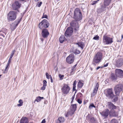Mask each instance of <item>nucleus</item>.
Here are the masks:
<instances>
[{
    "label": "nucleus",
    "mask_w": 123,
    "mask_h": 123,
    "mask_svg": "<svg viewBox=\"0 0 123 123\" xmlns=\"http://www.w3.org/2000/svg\"><path fill=\"white\" fill-rule=\"evenodd\" d=\"M102 54L101 52H98L94 57L92 62L93 64L95 65L96 64L99 63L102 59Z\"/></svg>",
    "instance_id": "1"
},
{
    "label": "nucleus",
    "mask_w": 123,
    "mask_h": 123,
    "mask_svg": "<svg viewBox=\"0 0 123 123\" xmlns=\"http://www.w3.org/2000/svg\"><path fill=\"white\" fill-rule=\"evenodd\" d=\"M82 14L78 8H76L74 11L73 18L75 20L78 21L82 18Z\"/></svg>",
    "instance_id": "2"
},
{
    "label": "nucleus",
    "mask_w": 123,
    "mask_h": 123,
    "mask_svg": "<svg viewBox=\"0 0 123 123\" xmlns=\"http://www.w3.org/2000/svg\"><path fill=\"white\" fill-rule=\"evenodd\" d=\"M16 13L14 11H11L7 14V20L9 21H12L16 19Z\"/></svg>",
    "instance_id": "3"
},
{
    "label": "nucleus",
    "mask_w": 123,
    "mask_h": 123,
    "mask_svg": "<svg viewBox=\"0 0 123 123\" xmlns=\"http://www.w3.org/2000/svg\"><path fill=\"white\" fill-rule=\"evenodd\" d=\"M103 41L104 43L105 44H111L113 42V38L107 36L106 34L103 36Z\"/></svg>",
    "instance_id": "4"
},
{
    "label": "nucleus",
    "mask_w": 123,
    "mask_h": 123,
    "mask_svg": "<svg viewBox=\"0 0 123 123\" xmlns=\"http://www.w3.org/2000/svg\"><path fill=\"white\" fill-rule=\"evenodd\" d=\"M49 21L46 19H43L38 25V27L41 29H42L43 27L45 28H48L49 27Z\"/></svg>",
    "instance_id": "5"
},
{
    "label": "nucleus",
    "mask_w": 123,
    "mask_h": 123,
    "mask_svg": "<svg viewBox=\"0 0 123 123\" xmlns=\"http://www.w3.org/2000/svg\"><path fill=\"white\" fill-rule=\"evenodd\" d=\"M114 90L116 95H118L120 92L123 91V85L121 84L117 85L115 87Z\"/></svg>",
    "instance_id": "6"
},
{
    "label": "nucleus",
    "mask_w": 123,
    "mask_h": 123,
    "mask_svg": "<svg viewBox=\"0 0 123 123\" xmlns=\"http://www.w3.org/2000/svg\"><path fill=\"white\" fill-rule=\"evenodd\" d=\"M70 88L68 85L64 84L61 88L62 94L66 95L68 94L70 90Z\"/></svg>",
    "instance_id": "7"
},
{
    "label": "nucleus",
    "mask_w": 123,
    "mask_h": 123,
    "mask_svg": "<svg viewBox=\"0 0 123 123\" xmlns=\"http://www.w3.org/2000/svg\"><path fill=\"white\" fill-rule=\"evenodd\" d=\"M105 93L106 96L110 97L111 98H113L114 95L113 94L112 89H108L105 90Z\"/></svg>",
    "instance_id": "8"
},
{
    "label": "nucleus",
    "mask_w": 123,
    "mask_h": 123,
    "mask_svg": "<svg viewBox=\"0 0 123 123\" xmlns=\"http://www.w3.org/2000/svg\"><path fill=\"white\" fill-rule=\"evenodd\" d=\"M115 73L117 77L123 78V71L120 69H117L115 71Z\"/></svg>",
    "instance_id": "9"
},
{
    "label": "nucleus",
    "mask_w": 123,
    "mask_h": 123,
    "mask_svg": "<svg viewBox=\"0 0 123 123\" xmlns=\"http://www.w3.org/2000/svg\"><path fill=\"white\" fill-rule=\"evenodd\" d=\"M77 21L72 20L70 23L71 26L75 30H77L79 28V25Z\"/></svg>",
    "instance_id": "10"
},
{
    "label": "nucleus",
    "mask_w": 123,
    "mask_h": 123,
    "mask_svg": "<svg viewBox=\"0 0 123 123\" xmlns=\"http://www.w3.org/2000/svg\"><path fill=\"white\" fill-rule=\"evenodd\" d=\"M123 65V58H120L116 60L115 66L117 68H120Z\"/></svg>",
    "instance_id": "11"
},
{
    "label": "nucleus",
    "mask_w": 123,
    "mask_h": 123,
    "mask_svg": "<svg viewBox=\"0 0 123 123\" xmlns=\"http://www.w3.org/2000/svg\"><path fill=\"white\" fill-rule=\"evenodd\" d=\"M74 54H70L66 59L67 62L71 64L73 63L74 60Z\"/></svg>",
    "instance_id": "12"
},
{
    "label": "nucleus",
    "mask_w": 123,
    "mask_h": 123,
    "mask_svg": "<svg viewBox=\"0 0 123 123\" xmlns=\"http://www.w3.org/2000/svg\"><path fill=\"white\" fill-rule=\"evenodd\" d=\"M86 119L90 123H96V121L94 118L88 114L86 117Z\"/></svg>",
    "instance_id": "13"
},
{
    "label": "nucleus",
    "mask_w": 123,
    "mask_h": 123,
    "mask_svg": "<svg viewBox=\"0 0 123 123\" xmlns=\"http://www.w3.org/2000/svg\"><path fill=\"white\" fill-rule=\"evenodd\" d=\"M73 29L70 27H68L65 33V35L66 37L71 36L73 32Z\"/></svg>",
    "instance_id": "14"
},
{
    "label": "nucleus",
    "mask_w": 123,
    "mask_h": 123,
    "mask_svg": "<svg viewBox=\"0 0 123 123\" xmlns=\"http://www.w3.org/2000/svg\"><path fill=\"white\" fill-rule=\"evenodd\" d=\"M41 34L42 36L44 38L47 37L49 34L48 30L46 28L43 29Z\"/></svg>",
    "instance_id": "15"
},
{
    "label": "nucleus",
    "mask_w": 123,
    "mask_h": 123,
    "mask_svg": "<svg viewBox=\"0 0 123 123\" xmlns=\"http://www.w3.org/2000/svg\"><path fill=\"white\" fill-rule=\"evenodd\" d=\"M21 4L17 1L15 2L12 6V9L13 10H16L19 8L20 7Z\"/></svg>",
    "instance_id": "16"
},
{
    "label": "nucleus",
    "mask_w": 123,
    "mask_h": 123,
    "mask_svg": "<svg viewBox=\"0 0 123 123\" xmlns=\"http://www.w3.org/2000/svg\"><path fill=\"white\" fill-rule=\"evenodd\" d=\"M110 111L107 109H106L105 110L100 112V114L105 118H106L108 116Z\"/></svg>",
    "instance_id": "17"
},
{
    "label": "nucleus",
    "mask_w": 123,
    "mask_h": 123,
    "mask_svg": "<svg viewBox=\"0 0 123 123\" xmlns=\"http://www.w3.org/2000/svg\"><path fill=\"white\" fill-rule=\"evenodd\" d=\"M77 108V105L76 104L72 105L70 106L71 111L70 114L71 115H73L75 111Z\"/></svg>",
    "instance_id": "18"
},
{
    "label": "nucleus",
    "mask_w": 123,
    "mask_h": 123,
    "mask_svg": "<svg viewBox=\"0 0 123 123\" xmlns=\"http://www.w3.org/2000/svg\"><path fill=\"white\" fill-rule=\"evenodd\" d=\"M107 104V106L108 108L111 110H114L117 108V106L115 105L111 102H108Z\"/></svg>",
    "instance_id": "19"
},
{
    "label": "nucleus",
    "mask_w": 123,
    "mask_h": 123,
    "mask_svg": "<svg viewBox=\"0 0 123 123\" xmlns=\"http://www.w3.org/2000/svg\"><path fill=\"white\" fill-rule=\"evenodd\" d=\"M98 83H97L96 84L95 87L93 90V92L92 94V96H94L96 94L98 90Z\"/></svg>",
    "instance_id": "20"
},
{
    "label": "nucleus",
    "mask_w": 123,
    "mask_h": 123,
    "mask_svg": "<svg viewBox=\"0 0 123 123\" xmlns=\"http://www.w3.org/2000/svg\"><path fill=\"white\" fill-rule=\"evenodd\" d=\"M110 115L113 117H116L118 116V113L114 110H111L110 112Z\"/></svg>",
    "instance_id": "21"
},
{
    "label": "nucleus",
    "mask_w": 123,
    "mask_h": 123,
    "mask_svg": "<svg viewBox=\"0 0 123 123\" xmlns=\"http://www.w3.org/2000/svg\"><path fill=\"white\" fill-rule=\"evenodd\" d=\"M6 30L4 29L0 31V36H1V37H4L5 35H6Z\"/></svg>",
    "instance_id": "22"
},
{
    "label": "nucleus",
    "mask_w": 123,
    "mask_h": 123,
    "mask_svg": "<svg viewBox=\"0 0 123 123\" xmlns=\"http://www.w3.org/2000/svg\"><path fill=\"white\" fill-rule=\"evenodd\" d=\"M64 120V118L62 117H58L56 121V123H61L63 122Z\"/></svg>",
    "instance_id": "23"
},
{
    "label": "nucleus",
    "mask_w": 123,
    "mask_h": 123,
    "mask_svg": "<svg viewBox=\"0 0 123 123\" xmlns=\"http://www.w3.org/2000/svg\"><path fill=\"white\" fill-rule=\"evenodd\" d=\"M28 121L26 117H24L21 119L20 123H28Z\"/></svg>",
    "instance_id": "24"
},
{
    "label": "nucleus",
    "mask_w": 123,
    "mask_h": 123,
    "mask_svg": "<svg viewBox=\"0 0 123 123\" xmlns=\"http://www.w3.org/2000/svg\"><path fill=\"white\" fill-rule=\"evenodd\" d=\"M111 0H104L103 3L105 6H108L111 3Z\"/></svg>",
    "instance_id": "25"
},
{
    "label": "nucleus",
    "mask_w": 123,
    "mask_h": 123,
    "mask_svg": "<svg viewBox=\"0 0 123 123\" xmlns=\"http://www.w3.org/2000/svg\"><path fill=\"white\" fill-rule=\"evenodd\" d=\"M66 40V39L65 37L63 35H61L59 39V41L61 43H62L65 40Z\"/></svg>",
    "instance_id": "26"
},
{
    "label": "nucleus",
    "mask_w": 123,
    "mask_h": 123,
    "mask_svg": "<svg viewBox=\"0 0 123 123\" xmlns=\"http://www.w3.org/2000/svg\"><path fill=\"white\" fill-rule=\"evenodd\" d=\"M76 44L79 47H80L82 49H83V48L84 44L82 42H78L76 43Z\"/></svg>",
    "instance_id": "27"
},
{
    "label": "nucleus",
    "mask_w": 123,
    "mask_h": 123,
    "mask_svg": "<svg viewBox=\"0 0 123 123\" xmlns=\"http://www.w3.org/2000/svg\"><path fill=\"white\" fill-rule=\"evenodd\" d=\"M73 52L75 54H78L80 53V51L77 49H73Z\"/></svg>",
    "instance_id": "28"
},
{
    "label": "nucleus",
    "mask_w": 123,
    "mask_h": 123,
    "mask_svg": "<svg viewBox=\"0 0 123 123\" xmlns=\"http://www.w3.org/2000/svg\"><path fill=\"white\" fill-rule=\"evenodd\" d=\"M113 73H111V78L113 80H116L117 77Z\"/></svg>",
    "instance_id": "29"
},
{
    "label": "nucleus",
    "mask_w": 123,
    "mask_h": 123,
    "mask_svg": "<svg viewBox=\"0 0 123 123\" xmlns=\"http://www.w3.org/2000/svg\"><path fill=\"white\" fill-rule=\"evenodd\" d=\"M43 98H44L43 97H41L40 96L37 97L36 98V99L35 100L34 102L36 101H37V102H39L42 99H43Z\"/></svg>",
    "instance_id": "30"
},
{
    "label": "nucleus",
    "mask_w": 123,
    "mask_h": 123,
    "mask_svg": "<svg viewBox=\"0 0 123 123\" xmlns=\"http://www.w3.org/2000/svg\"><path fill=\"white\" fill-rule=\"evenodd\" d=\"M106 6H107L105 5L104 4L103 5H102L100 8L101 11L102 12H103V11H104L105 10V8Z\"/></svg>",
    "instance_id": "31"
},
{
    "label": "nucleus",
    "mask_w": 123,
    "mask_h": 123,
    "mask_svg": "<svg viewBox=\"0 0 123 123\" xmlns=\"http://www.w3.org/2000/svg\"><path fill=\"white\" fill-rule=\"evenodd\" d=\"M18 103L19 104L17 105L18 106H21L23 105V100L21 99H20L19 100Z\"/></svg>",
    "instance_id": "32"
},
{
    "label": "nucleus",
    "mask_w": 123,
    "mask_h": 123,
    "mask_svg": "<svg viewBox=\"0 0 123 123\" xmlns=\"http://www.w3.org/2000/svg\"><path fill=\"white\" fill-rule=\"evenodd\" d=\"M83 85V83L80 81L78 83V87L79 88H81Z\"/></svg>",
    "instance_id": "33"
},
{
    "label": "nucleus",
    "mask_w": 123,
    "mask_h": 123,
    "mask_svg": "<svg viewBox=\"0 0 123 123\" xmlns=\"http://www.w3.org/2000/svg\"><path fill=\"white\" fill-rule=\"evenodd\" d=\"M76 80H75L73 83V91H75L76 90H75V87H76Z\"/></svg>",
    "instance_id": "34"
},
{
    "label": "nucleus",
    "mask_w": 123,
    "mask_h": 123,
    "mask_svg": "<svg viewBox=\"0 0 123 123\" xmlns=\"http://www.w3.org/2000/svg\"><path fill=\"white\" fill-rule=\"evenodd\" d=\"M110 123H118V121L117 119H113L111 120Z\"/></svg>",
    "instance_id": "35"
},
{
    "label": "nucleus",
    "mask_w": 123,
    "mask_h": 123,
    "mask_svg": "<svg viewBox=\"0 0 123 123\" xmlns=\"http://www.w3.org/2000/svg\"><path fill=\"white\" fill-rule=\"evenodd\" d=\"M12 60V58H9V60L8 61V62L7 64V66L6 68L5 69L6 70V69H7V67L8 65L10 64Z\"/></svg>",
    "instance_id": "36"
},
{
    "label": "nucleus",
    "mask_w": 123,
    "mask_h": 123,
    "mask_svg": "<svg viewBox=\"0 0 123 123\" xmlns=\"http://www.w3.org/2000/svg\"><path fill=\"white\" fill-rule=\"evenodd\" d=\"M75 70V68H74V67L71 70L70 72V75H72L74 73V71Z\"/></svg>",
    "instance_id": "37"
},
{
    "label": "nucleus",
    "mask_w": 123,
    "mask_h": 123,
    "mask_svg": "<svg viewBox=\"0 0 123 123\" xmlns=\"http://www.w3.org/2000/svg\"><path fill=\"white\" fill-rule=\"evenodd\" d=\"M93 107L95 108L96 107L93 104H91L89 106V109H91Z\"/></svg>",
    "instance_id": "38"
},
{
    "label": "nucleus",
    "mask_w": 123,
    "mask_h": 123,
    "mask_svg": "<svg viewBox=\"0 0 123 123\" xmlns=\"http://www.w3.org/2000/svg\"><path fill=\"white\" fill-rule=\"evenodd\" d=\"M99 37L97 35L93 38V39L98 40H99Z\"/></svg>",
    "instance_id": "39"
},
{
    "label": "nucleus",
    "mask_w": 123,
    "mask_h": 123,
    "mask_svg": "<svg viewBox=\"0 0 123 123\" xmlns=\"http://www.w3.org/2000/svg\"><path fill=\"white\" fill-rule=\"evenodd\" d=\"M114 98L113 99V101L114 102H116L117 101L118 99V98L117 96H114L113 97V98Z\"/></svg>",
    "instance_id": "40"
},
{
    "label": "nucleus",
    "mask_w": 123,
    "mask_h": 123,
    "mask_svg": "<svg viewBox=\"0 0 123 123\" xmlns=\"http://www.w3.org/2000/svg\"><path fill=\"white\" fill-rule=\"evenodd\" d=\"M46 78L48 79H49L51 76V75H49L47 73H46Z\"/></svg>",
    "instance_id": "41"
},
{
    "label": "nucleus",
    "mask_w": 123,
    "mask_h": 123,
    "mask_svg": "<svg viewBox=\"0 0 123 123\" xmlns=\"http://www.w3.org/2000/svg\"><path fill=\"white\" fill-rule=\"evenodd\" d=\"M75 97V94H74V95L72 96V98H71V103H72V102L73 101V100H74V98Z\"/></svg>",
    "instance_id": "42"
},
{
    "label": "nucleus",
    "mask_w": 123,
    "mask_h": 123,
    "mask_svg": "<svg viewBox=\"0 0 123 123\" xmlns=\"http://www.w3.org/2000/svg\"><path fill=\"white\" fill-rule=\"evenodd\" d=\"M46 86L45 85H43V87L41 88V89L43 90H45Z\"/></svg>",
    "instance_id": "43"
},
{
    "label": "nucleus",
    "mask_w": 123,
    "mask_h": 123,
    "mask_svg": "<svg viewBox=\"0 0 123 123\" xmlns=\"http://www.w3.org/2000/svg\"><path fill=\"white\" fill-rule=\"evenodd\" d=\"M47 15L44 14V13H43V16L42 17V18H47Z\"/></svg>",
    "instance_id": "44"
},
{
    "label": "nucleus",
    "mask_w": 123,
    "mask_h": 123,
    "mask_svg": "<svg viewBox=\"0 0 123 123\" xmlns=\"http://www.w3.org/2000/svg\"><path fill=\"white\" fill-rule=\"evenodd\" d=\"M97 2H98L97 1H93L92 2V5H94L95 4L97 3Z\"/></svg>",
    "instance_id": "45"
},
{
    "label": "nucleus",
    "mask_w": 123,
    "mask_h": 123,
    "mask_svg": "<svg viewBox=\"0 0 123 123\" xmlns=\"http://www.w3.org/2000/svg\"><path fill=\"white\" fill-rule=\"evenodd\" d=\"M59 76L60 78L62 80V79H63V78L64 77V76L63 75H62L61 74H60L59 75Z\"/></svg>",
    "instance_id": "46"
},
{
    "label": "nucleus",
    "mask_w": 123,
    "mask_h": 123,
    "mask_svg": "<svg viewBox=\"0 0 123 123\" xmlns=\"http://www.w3.org/2000/svg\"><path fill=\"white\" fill-rule=\"evenodd\" d=\"M21 18L20 19V20L19 21H18V23L15 26V27L14 28V29H15L16 27H17V26H18V24L20 23V21L21 20Z\"/></svg>",
    "instance_id": "47"
},
{
    "label": "nucleus",
    "mask_w": 123,
    "mask_h": 123,
    "mask_svg": "<svg viewBox=\"0 0 123 123\" xmlns=\"http://www.w3.org/2000/svg\"><path fill=\"white\" fill-rule=\"evenodd\" d=\"M77 101L79 104H81L82 103V101L80 99H78Z\"/></svg>",
    "instance_id": "48"
},
{
    "label": "nucleus",
    "mask_w": 123,
    "mask_h": 123,
    "mask_svg": "<svg viewBox=\"0 0 123 123\" xmlns=\"http://www.w3.org/2000/svg\"><path fill=\"white\" fill-rule=\"evenodd\" d=\"M42 3V2H39V3H38L37 4V5L38 7H40L41 6V5Z\"/></svg>",
    "instance_id": "49"
},
{
    "label": "nucleus",
    "mask_w": 123,
    "mask_h": 123,
    "mask_svg": "<svg viewBox=\"0 0 123 123\" xmlns=\"http://www.w3.org/2000/svg\"><path fill=\"white\" fill-rule=\"evenodd\" d=\"M43 85H45L46 86L47 82L45 80H44L43 81Z\"/></svg>",
    "instance_id": "50"
},
{
    "label": "nucleus",
    "mask_w": 123,
    "mask_h": 123,
    "mask_svg": "<svg viewBox=\"0 0 123 123\" xmlns=\"http://www.w3.org/2000/svg\"><path fill=\"white\" fill-rule=\"evenodd\" d=\"M123 37V35H122L121 36V39L120 40H118L117 41L118 42H121V40L122 39Z\"/></svg>",
    "instance_id": "51"
},
{
    "label": "nucleus",
    "mask_w": 123,
    "mask_h": 123,
    "mask_svg": "<svg viewBox=\"0 0 123 123\" xmlns=\"http://www.w3.org/2000/svg\"><path fill=\"white\" fill-rule=\"evenodd\" d=\"M46 121L45 119H44L42 121L41 123H45Z\"/></svg>",
    "instance_id": "52"
},
{
    "label": "nucleus",
    "mask_w": 123,
    "mask_h": 123,
    "mask_svg": "<svg viewBox=\"0 0 123 123\" xmlns=\"http://www.w3.org/2000/svg\"><path fill=\"white\" fill-rule=\"evenodd\" d=\"M15 50H14L12 52V53H11V54L13 55L15 53Z\"/></svg>",
    "instance_id": "53"
},
{
    "label": "nucleus",
    "mask_w": 123,
    "mask_h": 123,
    "mask_svg": "<svg viewBox=\"0 0 123 123\" xmlns=\"http://www.w3.org/2000/svg\"><path fill=\"white\" fill-rule=\"evenodd\" d=\"M3 41V39L0 38V43H1Z\"/></svg>",
    "instance_id": "54"
},
{
    "label": "nucleus",
    "mask_w": 123,
    "mask_h": 123,
    "mask_svg": "<svg viewBox=\"0 0 123 123\" xmlns=\"http://www.w3.org/2000/svg\"><path fill=\"white\" fill-rule=\"evenodd\" d=\"M108 63H106V64L104 65L103 66H102L103 67H105L108 66Z\"/></svg>",
    "instance_id": "55"
},
{
    "label": "nucleus",
    "mask_w": 123,
    "mask_h": 123,
    "mask_svg": "<svg viewBox=\"0 0 123 123\" xmlns=\"http://www.w3.org/2000/svg\"><path fill=\"white\" fill-rule=\"evenodd\" d=\"M50 80H51V82H53V80L52 79V77L51 76V77H50Z\"/></svg>",
    "instance_id": "56"
},
{
    "label": "nucleus",
    "mask_w": 123,
    "mask_h": 123,
    "mask_svg": "<svg viewBox=\"0 0 123 123\" xmlns=\"http://www.w3.org/2000/svg\"><path fill=\"white\" fill-rule=\"evenodd\" d=\"M103 68L102 67H97L96 68V70H97L99 69V68Z\"/></svg>",
    "instance_id": "57"
},
{
    "label": "nucleus",
    "mask_w": 123,
    "mask_h": 123,
    "mask_svg": "<svg viewBox=\"0 0 123 123\" xmlns=\"http://www.w3.org/2000/svg\"><path fill=\"white\" fill-rule=\"evenodd\" d=\"M67 115H66V117H68V114H71V115H72L70 114V112H67Z\"/></svg>",
    "instance_id": "58"
},
{
    "label": "nucleus",
    "mask_w": 123,
    "mask_h": 123,
    "mask_svg": "<svg viewBox=\"0 0 123 123\" xmlns=\"http://www.w3.org/2000/svg\"><path fill=\"white\" fill-rule=\"evenodd\" d=\"M13 55H12L11 54V55L10 56V58H12V57Z\"/></svg>",
    "instance_id": "59"
},
{
    "label": "nucleus",
    "mask_w": 123,
    "mask_h": 123,
    "mask_svg": "<svg viewBox=\"0 0 123 123\" xmlns=\"http://www.w3.org/2000/svg\"><path fill=\"white\" fill-rule=\"evenodd\" d=\"M41 41H42V42H43V39L42 38H41Z\"/></svg>",
    "instance_id": "60"
},
{
    "label": "nucleus",
    "mask_w": 123,
    "mask_h": 123,
    "mask_svg": "<svg viewBox=\"0 0 123 123\" xmlns=\"http://www.w3.org/2000/svg\"><path fill=\"white\" fill-rule=\"evenodd\" d=\"M76 65H75L74 66V67L73 68H74H74H75V67H76Z\"/></svg>",
    "instance_id": "61"
},
{
    "label": "nucleus",
    "mask_w": 123,
    "mask_h": 123,
    "mask_svg": "<svg viewBox=\"0 0 123 123\" xmlns=\"http://www.w3.org/2000/svg\"><path fill=\"white\" fill-rule=\"evenodd\" d=\"M91 70H92V68H91Z\"/></svg>",
    "instance_id": "62"
},
{
    "label": "nucleus",
    "mask_w": 123,
    "mask_h": 123,
    "mask_svg": "<svg viewBox=\"0 0 123 123\" xmlns=\"http://www.w3.org/2000/svg\"><path fill=\"white\" fill-rule=\"evenodd\" d=\"M1 75H0V78H1Z\"/></svg>",
    "instance_id": "63"
},
{
    "label": "nucleus",
    "mask_w": 123,
    "mask_h": 123,
    "mask_svg": "<svg viewBox=\"0 0 123 123\" xmlns=\"http://www.w3.org/2000/svg\"><path fill=\"white\" fill-rule=\"evenodd\" d=\"M99 0H97V1H99Z\"/></svg>",
    "instance_id": "64"
}]
</instances>
